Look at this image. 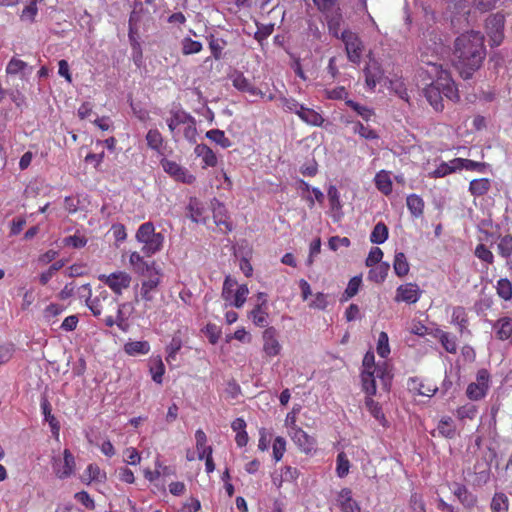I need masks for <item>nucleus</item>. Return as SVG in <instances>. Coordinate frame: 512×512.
Here are the masks:
<instances>
[{"instance_id": "423d86ee", "label": "nucleus", "mask_w": 512, "mask_h": 512, "mask_svg": "<svg viewBox=\"0 0 512 512\" xmlns=\"http://www.w3.org/2000/svg\"><path fill=\"white\" fill-rule=\"evenodd\" d=\"M136 240L142 244L141 251L147 257H150L159 252L164 243V235L155 232V227L152 222H145L141 224L136 232Z\"/></svg>"}, {"instance_id": "b1692460", "label": "nucleus", "mask_w": 512, "mask_h": 512, "mask_svg": "<svg viewBox=\"0 0 512 512\" xmlns=\"http://www.w3.org/2000/svg\"><path fill=\"white\" fill-rule=\"evenodd\" d=\"M129 263L133 266L135 273L139 276L148 273L151 267H158L155 261L147 262L139 252H132L129 256Z\"/></svg>"}, {"instance_id": "4c0bfd02", "label": "nucleus", "mask_w": 512, "mask_h": 512, "mask_svg": "<svg viewBox=\"0 0 512 512\" xmlns=\"http://www.w3.org/2000/svg\"><path fill=\"white\" fill-rule=\"evenodd\" d=\"M478 414V407L472 403H466L456 409L455 415L459 421L474 420Z\"/></svg>"}, {"instance_id": "680f3d73", "label": "nucleus", "mask_w": 512, "mask_h": 512, "mask_svg": "<svg viewBox=\"0 0 512 512\" xmlns=\"http://www.w3.org/2000/svg\"><path fill=\"white\" fill-rule=\"evenodd\" d=\"M377 353L380 357L386 358L390 354L389 337L384 331L380 332L376 347Z\"/></svg>"}, {"instance_id": "69168bd1", "label": "nucleus", "mask_w": 512, "mask_h": 512, "mask_svg": "<svg viewBox=\"0 0 512 512\" xmlns=\"http://www.w3.org/2000/svg\"><path fill=\"white\" fill-rule=\"evenodd\" d=\"M38 13L36 0L31 1L21 12L22 21L33 23Z\"/></svg>"}, {"instance_id": "2eb2a0df", "label": "nucleus", "mask_w": 512, "mask_h": 512, "mask_svg": "<svg viewBox=\"0 0 512 512\" xmlns=\"http://www.w3.org/2000/svg\"><path fill=\"white\" fill-rule=\"evenodd\" d=\"M422 291L416 283H405L397 287L395 302L406 304H415L421 297Z\"/></svg>"}, {"instance_id": "f8f14e48", "label": "nucleus", "mask_w": 512, "mask_h": 512, "mask_svg": "<svg viewBox=\"0 0 512 512\" xmlns=\"http://www.w3.org/2000/svg\"><path fill=\"white\" fill-rule=\"evenodd\" d=\"M288 435L301 452L311 454L315 451L317 445L315 437L309 435L302 428H293L288 431Z\"/></svg>"}, {"instance_id": "aec40b11", "label": "nucleus", "mask_w": 512, "mask_h": 512, "mask_svg": "<svg viewBox=\"0 0 512 512\" xmlns=\"http://www.w3.org/2000/svg\"><path fill=\"white\" fill-rule=\"evenodd\" d=\"M194 153L202 159V168L215 167L218 163L215 152L206 144H197L194 148Z\"/></svg>"}, {"instance_id": "7ed1b4c3", "label": "nucleus", "mask_w": 512, "mask_h": 512, "mask_svg": "<svg viewBox=\"0 0 512 512\" xmlns=\"http://www.w3.org/2000/svg\"><path fill=\"white\" fill-rule=\"evenodd\" d=\"M363 370L361 373L362 387L366 394H376V379H379L384 389H388L391 380V374L388 370L387 364H375L374 353L368 351L363 358Z\"/></svg>"}, {"instance_id": "f704fd0d", "label": "nucleus", "mask_w": 512, "mask_h": 512, "mask_svg": "<svg viewBox=\"0 0 512 512\" xmlns=\"http://www.w3.org/2000/svg\"><path fill=\"white\" fill-rule=\"evenodd\" d=\"M124 351L131 356L145 355L150 351V344L147 341H131L124 345Z\"/></svg>"}, {"instance_id": "6ab92c4d", "label": "nucleus", "mask_w": 512, "mask_h": 512, "mask_svg": "<svg viewBox=\"0 0 512 512\" xmlns=\"http://www.w3.org/2000/svg\"><path fill=\"white\" fill-rule=\"evenodd\" d=\"M497 339L508 341L512 344V317L504 316L499 318L493 325Z\"/></svg>"}, {"instance_id": "dca6fc26", "label": "nucleus", "mask_w": 512, "mask_h": 512, "mask_svg": "<svg viewBox=\"0 0 512 512\" xmlns=\"http://www.w3.org/2000/svg\"><path fill=\"white\" fill-rule=\"evenodd\" d=\"M75 458L69 449L63 451V461L55 460L53 469L56 476L60 479L70 477L75 471Z\"/></svg>"}, {"instance_id": "79ce46f5", "label": "nucleus", "mask_w": 512, "mask_h": 512, "mask_svg": "<svg viewBox=\"0 0 512 512\" xmlns=\"http://www.w3.org/2000/svg\"><path fill=\"white\" fill-rule=\"evenodd\" d=\"M452 323L457 325L462 334L467 329L468 317L465 309L461 306L455 307L452 312Z\"/></svg>"}, {"instance_id": "13d9d810", "label": "nucleus", "mask_w": 512, "mask_h": 512, "mask_svg": "<svg viewBox=\"0 0 512 512\" xmlns=\"http://www.w3.org/2000/svg\"><path fill=\"white\" fill-rule=\"evenodd\" d=\"M326 16H327V24H328L329 32L334 37L341 39V31H340V26H341V22H342L341 14L337 10L336 13L334 15H332L331 17H329L328 14H326Z\"/></svg>"}, {"instance_id": "e433bc0d", "label": "nucleus", "mask_w": 512, "mask_h": 512, "mask_svg": "<svg viewBox=\"0 0 512 512\" xmlns=\"http://www.w3.org/2000/svg\"><path fill=\"white\" fill-rule=\"evenodd\" d=\"M353 132L366 140H376L379 138L377 131L369 125H364L360 121L353 122Z\"/></svg>"}, {"instance_id": "3c124183", "label": "nucleus", "mask_w": 512, "mask_h": 512, "mask_svg": "<svg viewBox=\"0 0 512 512\" xmlns=\"http://www.w3.org/2000/svg\"><path fill=\"white\" fill-rule=\"evenodd\" d=\"M345 104L357 113L364 121L368 122L374 116L373 109L361 105L353 100H346Z\"/></svg>"}, {"instance_id": "4be33fe9", "label": "nucleus", "mask_w": 512, "mask_h": 512, "mask_svg": "<svg viewBox=\"0 0 512 512\" xmlns=\"http://www.w3.org/2000/svg\"><path fill=\"white\" fill-rule=\"evenodd\" d=\"M186 122H191V115L181 109H173L170 111V117L167 118L166 123L169 131L174 134L175 130L180 125H185Z\"/></svg>"}, {"instance_id": "7c9ffc66", "label": "nucleus", "mask_w": 512, "mask_h": 512, "mask_svg": "<svg viewBox=\"0 0 512 512\" xmlns=\"http://www.w3.org/2000/svg\"><path fill=\"white\" fill-rule=\"evenodd\" d=\"M149 371H150L152 380L155 383L161 384L163 382L165 366H164L161 356L158 355L156 357L151 358Z\"/></svg>"}, {"instance_id": "338daca9", "label": "nucleus", "mask_w": 512, "mask_h": 512, "mask_svg": "<svg viewBox=\"0 0 512 512\" xmlns=\"http://www.w3.org/2000/svg\"><path fill=\"white\" fill-rule=\"evenodd\" d=\"M273 458L276 462L283 458L286 452V440L282 436H277L273 442Z\"/></svg>"}, {"instance_id": "c85d7f7f", "label": "nucleus", "mask_w": 512, "mask_h": 512, "mask_svg": "<svg viewBox=\"0 0 512 512\" xmlns=\"http://www.w3.org/2000/svg\"><path fill=\"white\" fill-rule=\"evenodd\" d=\"M145 139L148 148L158 153H162V148L164 146V138L158 129L154 128L148 130Z\"/></svg>"}, {"instance_id": "1a4fd4ad", "label": "nucleus", "mask_w": 512, "mask_h": 512, "mask_svg": "<svg viewBox=\"0 0 512 512\" xmlns=\"http://www.w3.org/2000/svg\"><path fill=\"white\" fill-rule=\"evenodd\" d=\"M490 383V374L486 369H480L476 375V382H472L467 386L466 395L472 401L483 399L488 390Z\"/></svg>"}, {"instance_id": "f257e3e1", "label": "nucleus", "mask_w": 512, "mask_h": 512, "mask_svg": "<svg viewBox=\"0 0 512 512\" xmlns=\"http://www.w3.org/2000/svg\"><path fill=\"white\" fill-rule=\"evenodd\" d=\"M453 65L463 79H470L482 66L486 56L484 36L481 32L469 31L454 41Z\"/></svg>"}, {"instance_id": "a19ab883", "label": "nucleus", "mask_w": 512, "mask_h": 512, "mask_svg": "<svg viewBox=\"0 0 512 512\" xmlns=\"http://www.w3.org/2000/svg\"><path fill=\"white\" fill-rule=\"evenodd\" d=\"M437 337L439 338L443 348L448 353L455 354L457 352V342L455 336L448 332L437 330Z\"/></svg>"}, {"instance_id": "20e7f679", "label": "nucleus", "mask_w": 512, "mask_h": 512, "mask_svg": "<svg viewBox=\"0 0 512 512\" xmlns=\"http://www.w3.org/2000/svg\"><path fill=\"white\" fill-rule=\"evenodd\" d=\"M141 282L139 285L138 297L136 302L142 301L144 304L145 311L153 308L152 303L154 302L157 293L159 292V286L162 282L163 273L160 267H151L148 273L141 275Z\"/></svg>"}, {"instance_id": "9d476101", "label": "nucleus", "mask_w": 512, "mask_h": 512, "mask_svg": "<svg viewBox=\"0 0 512 512\" xmlns=\"http://www.w3.org/2000/svg\"><path fill=\"white\" fill-rule=\"evenodd\" d=\"M160 164L163 170L175 181L184 184H192L196 180L195 176L191 174L187 168L173 160L162 158Z\"/></svg>"}, {"instance_id": "9b49d317", "label": "nucleus", "mask_w": 512, "mask_h": 512, "mask_svg": "<svg viewBox=\"0 0 512 512\" xmlns=\"http://www.w3.org/2000/svg\"><path fill=\"white\" fill-rule=\"evenodd\" d=\"M505 18L502 14L490 15L486 20V32L492 46H499L504 38Z\"/></svg>"}, {"instance_id": "5fc2aeb1", "label": "nucleus", "mask_w": 512, "mask_h": 512, "mask_svg": "<svg viewBox=\"0 0 512 512\" xmlns=\"http://www.w3.org/2000/svg\"><path fill=\"white\" fill-rule=\"evenodd\" d=\"M248 294L249 289L247 284H237L235 293L232 296V306L241 308L245 304Z\"/></svg>"}, {"instance_id": "4468645a", "label": "nucleus", "mask_w": 512, "mask_h": 512, "mask_svg": "<svg viewBox=\"0 0 512 512\" xmlns=\"http://www.w3.org/2000/svg\"><path fill=\"white\" fill-rule=\"evenodd\" d=\"M262 340L265 356L272 358L281 353L282 346L278 340V332L274 327H268L263 331Z\"/></svg>"}, {"instance_id": "c03bdc74", "label": "nucleus", "mask_w": 512, "mask_h": 512, "mask_svg": "<svg viewBox=\"0 0 512 512\" xmlns=\"http://www.w3.org/2000/svg\"><path fill=\"white\" fill-rule=\"evenodd\" d=\"M181 51L185 56L200 53L203 49V45L200 41L193 40L190 37H184L181 41Z\"/></svg>"}, {"instance_id": "473e14b6", "label": "nucleus", "mask_w": 512, "mask_h": 512, "mask_svg": "<svg viewBox=\"0 0 512 512\" xmlns=\"http://www.w3.org/2000/svg\"><path fill=\"white\" fill-rule=\"evenodd\" d=\"M41 410L44 415L45 421H47L51 427V431L53 434L58 435L60 430V425L56 417L51 413L52 408L50 402L44 398L41 401Z\"/></svg>"}, {"instance_id": "72a5a7b5", "label": "nucleus", "mask_w": 512, "mask_h": 512, "mask_svg": "<svg viewBox=\"0 0 512 512\" xmlns=\"http://www.w3.org/2000/svg\"><path fill=\"white\" fill-rule=\"evenodd\" d=\"M406 204L407 208L409 209L410 213L418 218L423 215L424 212V201L423 199L417 195V194H410L406 198Z\"/></svg>"}, {"instance_id": "a211bd4d", "label": "nucleus", "mask_w": 512, "mask_h": 512, "mask_svg": "<svg viewBox=\"0 0 512 512\" xmlns=\"http://www.w3.org/2000/svg\"><path fill=\"white\" fill-rule=\"evenodd\" d=\"M232 84L238 91L247 93L252 97H266V94L254 86V84L246 78L242 72H236L232 76Z\"/></svg>"}, {"instance_id": "5701e85b", "label": "nucleus", "mask_w": 512, "mask_h": 512, "mask_svg": "<svg viewBox=\"0 0 512 512\" xmlns=\"http://www.w3.org/2000/svg\"><path fill=\"white\" fill-rule=\"evenodd\" d=\"M374 183L378 191L385 196H389L393 191V182L389 171L380 170L377 172L374 177Z\"/></svg>"}, {"instance_id": "49530a36", "label": "nucleus", "mask_w": 512, "mask_h": 512, "mask_svg": "<svg viewBox=\"0 0 512 512\" xmlns=\"http://www.w3.org/2000/svg\"><path fill=\"white\" fill-rule=\"evenodd\" d=\"M253 323L258 327H266L268 324V313L263 309L262 304H257L250 312Z\"/></svg>"}, {"instance_id": "c9c22d12", "label": "nucleus", "mask_w": 512, "mask_h": 512, "mask_svg": "<svg viewBox=\"0 0 512 512\" xmlns=\"http://www.w3.org/2000/svg\"><path fill=\"white\" fill-rule=\"evenodd\" d=\"M437 430L445 438L452 439L456 436V426L451 417H443L437 425Z\"/></svg>"}, {"instance_id": "f3484780", "label": "nucleus", "mask_w": 512, "mask_h": 512, "mask_svg": "<svg viewBox=\"0 0 512 512\" xmlns=\"http://www.w3.org/2000/svg\"><path fill=\"white\" fill-rule=\"evenodd\" d=\"M363 73L365 76V84L371 91H373L376 85L381 82L384 74L380 63L375 59H370L366 63Z\"/></svg>"}, {"instance_id": "cd10ccee", "label": "nucleus", "mask_w": 512, "mask_h": 512, "mask_svg": "<svg viewBox=\"0 0 512 512\" xmlns=\"http://www.w3.org/2000/svg\"><path fill=\"white\" fill-rule=\"evenodd\" d=\"M298 117L305 123L312 126H321L324 122L323 116L312 108L305 107L299 111Z\"/></svg>"}, {"instance_id": "052dcab7", "label": "nucleus", "mask_w": 512, "mask_h": 512, "mask_svg": "<svg viewBox=\"0 0 512 512\" xmlns=\"http://www.w3.org/2000/svg\"><path fill=\"white\" fill-rule=\"evenodd\" d=\"M497 249L503 258H509L512 255V235L501 237L497 244Z\"/></svg>"}, {"instance_id": "0eeeda50", "label": "nucleus", "mask_w": 512, "mask_h": 512, "mask_svg": "<svg viewBox=\"0 0 512 512\" xmlns=\"http://www.w3.org/2000/svg\"><path fill=\"white\" fill-rule=\"evenodd\" d=\"M98 279L108 286L116 296H121L125 290L130 288L132 283V276L124 270L101 274Z\"/></svg>"}, {"instance_id": "bf43d9fd", "label": "nucleus", "mask_w": 512, "mask_h": 512, "mask_svg": "<svg viewBox=\"0 0 512 512\" xmlns=\"http://www.w3.org/2000/svg\"><path fill=\"white\" fill-rule=\"evenodd\" d=\"M509 507L508 498L504 493H496L491 501L492 512H507Z\"/></svg>"}, {"instance_id": "4d7b16f0", "label": "nucleus", "mask_w": 512, "mask_h": 512, "mask_svg": "<svg viewBox=\"0 0 512 512\" xmlns=\"http://www.w3.org/2000/svg\"><path fill=\"white\" fill-rule=\"evenodd\" d=\"M390 266L386 262L378 264L375 268L369 272V277L376 283H382L388 275Z\"/></svg>"}, {"instance_id": "ddd939ff", "label": "nucleus", "mask_w": 512, "mask_h": 512, "mask_svg": "<svg viewBox=\"0 0 512 512\" xmlns=\"http://www.w3.org/2000/svg\"><path fill=\"white\" fill-rule=\"evenodd\" d=\"M213 220L219 231L222 233L231 232L233 229V223L230 219L226 206L214 200L212 202Z\"/></svg>"}, {"instance_id": "a878e982", "label": "nucleus", "mask_w": 512, "mask_h": 512, "mask_svg": "<svg viewBox=\"0 0 512 512\" xmlns=\"http://www.w3.org/2000/svg\"><path fill=\"white\" fill-rule=\"evenodd\" d=\"M491 189V180L488 178L473 179L469 183L468 191L474 197H482Z\"/></svg>"}, {"instance_id": "37998d69", "label": "nucleus", "mask_w": 512, "mask_h": 512, "mask_svg": "<svg viewBox=\"0 0 512 512\" xmlns=\"http://www.w3.org/2000/svg\"><path fill=\"white\" fill-rule=\"evenodd\" d=\"M372 396L373 395H368L367 394V397H366V400H365V405H366L368 411L371 413V415L376 420H378L382 425H385L386 418H385V415H384V413L382 411V407L380 406V404L378 402H375L372 399Z\"/></svg>"}, {"instance_id": "39448f33", "label": "nucleus", "mask_w": 512, "mask_h": 512, "mask_svg": "<svg viewBox=\"0 0 512 512\" xmlns=\"http://www.w3.org/2000/svg\"><path fill=\"white\" fill-rule=\"evenodd\" d=\"M80 298H85L86 305L94 316H100L109 309L115 310L119 305L116 298L112 297L102 287L96 290V295L91 296V287L89 284H84L79 288Z\"/></svg>"}, {"instance_id": "de8ad7c7", "label": "nucleus", "mask_w": 512, "mask_h": 512, "mask_svg": "<svg viewBox=\"0 0 512 512\" xmlns=\"http://www.w3.org/2000/svg\"><path fill=\"white\" fill-rule=\"evenodd\" d=\"M388 238V228L383 222L377 223L371 234H370V241L373 244H382L384 243Z\"/></svg>"}, {"instance_id": "bb28decb", "label": "nucleus", "mask_w": 512, "mask_h": 512, "mask_svg": "<svg viewBox=\"0 0 512 512\" xmlns=\"http://www.w3.org/2000/svg\"><path fill=\"white\" fill-rule=\"evenodd\" d=\"M211 55L215 60L223 58V49L227 46V41L223 38H217L214 34L206 36Z\"/></svg>"}, {"instance_id": "8fccbe9b", "label": "nucleus", "mask_w": 512, "mask_h": 512, "mask_svg": "<svg viewBox=\"0 0 512 512\" xmlns=\"http://www.w3.org/2000/svg\"><path fill=\"white\" fill-rule=\"evenodd\" d=\"M327 196H328L331 210H333L339 214H342L343 205H342V202L340 199V193H339L338 189L336 188V186H334V185L329 186V188L327 190Z\"/></svg>"}, {"instance_id": "f03ea898", "label": "nucleus", "mask_w": 512, "mask_h": 512, "mask_svg": "<svg viewBox=\"0 0 512 512\" xmlns=\"http://www.w3.org/2000/svg\"><path fill=\"white\" fill-rule=\"evenodd\" d=\"M439 52V45L434 46L432 51V59H430L427 52L422 54V63L429 66L431 69L428 71L431 76H435V80L424 88V96L437 112L444 109L443 98H447L453 102L460 99L459 91L455 81L452 79L448 70L443 69L442 65H437L435 62L436 54Z\"/></svg>"}, {"instance_id": "09e8293b", "label": "nucleus", "mask_w": 512, "mask_h": 512, "mask_svg": "<svg viewBox=\"0 0 512 512\" xmlns=\"http://www.w3.org/2000/svg\"><path fill=\"white\" fill-rule=\"evenodd\" d=\"M237 286L236 279L232 278L231 276H226L223 287H222V293L221 296L224 301H226L229 305L232 306V296L235 293Z\"/></svg>"}, {"instance_id": "393cba45", "label": "nucleus", "mask_w": 512, "mask_h": 512, "mask_svg": "<svg viewBox=\"0 0 512 512\" xmlns=\"http://www.w3.org/2000/svg\"><path fill=\"white\" fill-rule=\"evenodd\" d=\"M453 494L465 507L471 508L474 507L477 503L476 496L472 494L463 484H455Z\"/></svg>"}, {"instance_id": "6e6d98bb", "label": "nucleus", "mask_w": 512, "mask_h": 512, "mask_svg": "<svg viewBox=\"0 0 512 512\" xmlns=\"http://www.w3.org/2000/svg\"><path fill=\"white\" fill-rule=\"evenodd\" d=\"M350 470V461L345 452H340L336 459V474L339 478H344Z\"/></svg>"}, {"instance_id": "774afa93", "label": "nucleus", "mask_w": 512, "mask_h": 512, "mask_svg": "<svg viewBox=\"0 0 512 512\" xmlns=\"http://www.w3.org/2000/svg\"><path fill=\"white\" fill-rule=\"evenodd\" d=\"M325 97L331 100H349L348 92L345 87L338 86L331 89H325Z\"/></svg>"}, {"instance_id": "c756f323", "label": "nucleus", "mask_w": 512, "mask_h": 512, "mask_svg": "<svg viewBox=\"0 0 512 512\" xmlns=\"http://www.w3.org/2000/svg\"><path fill=\"white\" fill-rule=\"evenodd\" d=\"M430 42L426 41L425 43H422V45L419 47V52H420V61L422 62V54L424 52H427L430 59H432V51H433V48L434 46L436 45H439V52L436 54V57H435V62L437 65H440L438 62L440 60V55L442 54L443 52V44H442V41L440 38H437L436 36H433L430 35V39H429Z\"/></svg>"}, {"instance_id": "0e129e2a", "label": "nucleus", "mask_w": 512, "mask_h": 512, "mask_svg": "<svg viewBox=\"0 0 512 512\" xmlns=\"http://www.w3.org/2000/svg\"><path fill=\"white\" fill-rule=\"evenodd\" d=\"M474 255L486 264L490 265L494 263L493 253L482 243L476 246Z\"/></svg>"}, {"instance_id": "ea45409f", "label": "nucleus", "mask_w": 512, "mask_h": 512, "mask_svg": "<svg viewBox=\"0 0 512 512\" xmlns=\"http://www.w3.org/2000/svg\"><path fill=\"white\" fill-rule=\"evenodd\" d=\"M394 272L398 277H404L409 273L410 267L407 258L403 252L395 254L393 262Z\"/></svg>"}, {"instance_id": "2f4dec72", "label": "nucleus", "mask_w": 512, "mask_h": 512, "mask_svg": "<svg viewBox=\"0 0 512 512\" xmlns=\"http://www.w3.org/2000/svg\"><path fill=\"white\" fill-rule=\"evenodd\" d=\"M195 439L199 460H203L205 455L213 454V449L207 445V436L202 429L196 430Z\"/></svg>"}, {"instance_id": "58836bf2", "label": "nucleus", "mask_w": 512, "mask_h": 512, "mask_svg": "<svg viewBox=\"0 0 512 512\" xmlns=\"http://www.w3.org/2000/svg\"><path fill=\"white\" fill-rule=\"evenodd\" d=\"M183 346V341H182V338L175 334L173 335L170 343L166 346V361L167 363H172L173 361L176 360V356L178 354V352L181 350Z\"/></svg>"}, {"instance_id": "603ef678", "label": "nucleus", "mask_w": 512, "mask_h": 512, "mask_svg": "<svg viewBox=\"0 0 512 512\" xmlns=\"http://www.w3.org/2000/svg\"><path fill=\"white\" fill-rule=\"evenodd\" d=\"M497 295L504 301L512 299V283L507 278H501L496 285Z\"/></svg>"}, {"instance_id": "864d4df0", "label": "nucleus", "mask_w": 512, "mask_h": 512, "mask_svg": "<svg viewBox=\"0 0 512 512\" xmlns=\"http://www.w3.org/2000/svg\"><path fill=\"white\" fill-rule=\"evenodd\" d=\"M248 294L249 289L247 284H237L235 293L232 296V306L241 308L245 304Z\"/></svg>"}, {"instance_id": "e2e57ef3", "label": "nucleus", "mask_w": 512, "mask_h": 512, "mask_svg": "<svg viewBox=\"0 0 512 512\" xmlns=\"http://www.w3.org/2000/svg\"><path fill=\"white\" fill-rule=\"evenodd\" d=\"M361 283H362V279L360 276L352 277L349 280L348 285L344 291V295H343L344 300H348V299L354 297L358 293Z\"/></svg>"}, {"instance_id": "412c9836", "label": "nucleus", "mask_w": 512, "mask_h": 512, "mask_svg": "<svg viewBox=\"0 0 512 512\" xmlns=\"http://www.w3.org/2000/svg\"><path fill=\"white\" fill-rule=\"evenodd\" d=\"M338 503L343 512H360L358 503L352 498V491L343 488L338 494Z\"/></svg>"}, {"instance_id": "6e6552de", "label": "nucleus", "mask_w": 512, "mask_h": 512, "mask_svg": "<svg viewBox=\"0 0 512 512\" xmlns=\"http://www.w3.org/2000/svg\"><path fill=\"white\" fill-rule=\"evenodd\" d=\"M341 40L345 45L348 60L359 64L364 50V44L359 35L347 29L341 32Z\"/></svg>"}, {"instance_id": "a18cd8bd", "label": "nucleus", "mask_w": 512, "mask_h": 512, "mask_svg": "<svg viewBox=\"0 0 512 512\" xmlns=\"http://www.w3.org/2000/svg\"><path fill=\"white\" fill-rule=\"evenodd\" d=\"M206 137L224 149L229 148L232 145L231 140L226 137L224 131L220 129H211L207 131Z\"/></svg>"}]
</instances>
